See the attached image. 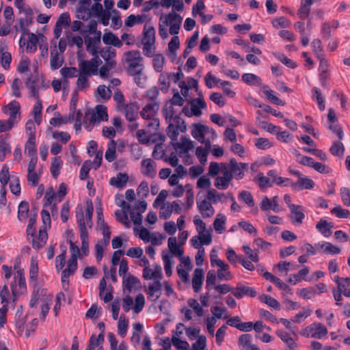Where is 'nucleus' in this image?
<instances>
[{"label":"nucleus","instance_id":"9","mask_svg":"<svg viewBox=\"0 0 350 350\" xmlns=\"http://www.w3.org/2000/svg\"><path fill=\"white\" fill-rule=\"evenodd\" d=\"M204 270L201 268L195 269L192 278V286L195 293L199 292L202 288L204 280Z\"/></svg>","mask_w":350,"mask_h":350},{"label":"nucleus","instance_id":"40","mask_svg":"<svg viewBox=\"0 0 350 350\" xmlns=\"http://www.w3.org/2000/svg\"><path fill=\"white\" fill-rule=\"evenodd\" d=\"M10 134L0 135V152L11 154V147L9 144Z\"/></svg>","mask_w":350,"mask_h":350},{"label":"nucleus","instance_id":"51","mask_svg":"<svg viewBox=\"0 0 350 350\" xmlns=\"http://www.w3.org/2000/svg\"><path fill=\"white\" fill-rule=\"evenodd\" d=\"M0 183L1 184V187H6L9 180H10V175H9V167L7 164H4L0 172Z\"/></svg>","mask_w":350,"mask_h":350},{"label":"nucleus","instance_id":"56","mask_svg":"<svg viewBox=\"0 0 350 350\" xmlns=\"http://www.w3.org/2000/svg\"><path fill=\"white\" fill-rule=\"evenodd\" d=\"M172 342L173 345L178 349L189 350V344L187 341L182 340L179 338L173 336L172 338Z\"/></svg>","mask_w":350,"mask_h":350},{"label":"nucleus","instance_id":"18","mask_svg":"<svg viewBox=\"0 0 350 350\" xmlns=\"http://www.w3.org/2000/svg\"><path fill=\"white\" fill-rule=\"evenodd\" d=\"M217 266L219 267L217 271V277L219 280H229L232 278L231 273L228 271V265L225 264L222 260H218Z\"/></svg>","mask_w":350,"mask_h":350},{"label":"nucleus","instance_id":"48","mask_svg":"<svg viewBox=\"0 0 350 350\" xmlns=\"http://www.w3.org/2000/svg\"><path fill=\"white\" fill-rule=\"evenodd\" d=\"M271 23L275 28H286L288 27L291 25L290 21H288L284 16H280L278 18H273Z\"/></svg>","mask_w":350,"mask_h":350},{"label":"nucleus","instance_id":"61","mask_svg":"<svg viewBox=\"0 0 350 350\" xmlns=\"http://www.w3.org/2000/svg\"><path fill=\"white\" fill-rule=\"evenodd\" d=\"M224 196V193H219L215 189H211L207 191L206 198L208 200H211L213 203L215 204L220 201L221 198Z\"/></svg>","mask_w":350,"mask_h":350},{"label":"nucleus","instance_id":"36","mask_svg":"<svg viewBox=\"0 0 350 350\" xmlns=\"http://www.w3.org/2000/svg\"><path fill=\"white\" fill-rule=\"evenodd\" d=\"M116 143L113 139H111L108 144V148L105 152V159L109 162H112L116 158Z\"/></svg>","mask_w":350,"mask_h":350},{"label":"nucleus","instance_id":"41","mask_svg":"<svg viewBox=\"0 0 350 350\" xmlns=\"http://www.w3.org/2000/svg\"><path fill=\"white\" fill-rule=\"evenodd\" d=\"M242 80L248 85H260L261 84V79L252 73H245L242 75Z\"/></svg>","mask_w":350,"mask_h":350},{"label":"nucleus","instance_id":"28","mask_svg":"<svg viewBox=\"0 0 350 350\" xmlns=\"http://www.w3.org/2000/svg\"><path fill=\"white\" fill-rule=\"evenodd\" d=\"M105 336L103 334H99L96 337L94 334H92L89 340L88 345L85 350H94L96 347L102 345L104 342Z\"/></svg>","mask_w":350,"mask_h":350},{"label":"nucleus","instance_id":"5","mask_svg":"<svg viewBox=\"0 0 350 350\" xmlns=\"http://www.w3.org/2000/svg\"><path fill=\"white\" fill-rule=\"evenodd\" d=\"M291 215L290 219L292 224L300 225L305 218V214L303 212V207L299 205L290 206Z\"/></svg>","mask_w":350,"mask_h":350},{"label":"nucleus","instance_id":"64","mask_svg":"<svg viewBox=\"0 0 350 350\" xmlns=\"http://www.w3.org/2000/svg\"><path fill=\"white\" fill-rule=\"evenodd\" d=\"M340 195L343 204L346 206H350V189L347 187H342Z\"/></svg>","mask_w":350,"mask_h":350},{"label":"nucleus","instance_id":"39","mask_svg":"<svg viewBox=\"0 0 350 350\" xmlns=\"http://www.w3.org/2000/svg\"><path fill=\"white\" fill-rule=\"evenodd\" d=\"M128 325L129 321L124 314L121 315L118 323V332L121 337L124 338L126 336Z\"/></svg>","mask_w":350,"mask_h":350},{"label":"nucleus","instance_id":"24","mask_svg":"<svg viewBox=\"0 0 350 350\" xmlns=\"http://www.w3.org/2000/svg\"><path fill=\"white\" fill-rule=\"evenodd\" d=\"M332 223H328L326 220L321 219L316 226V228L325 237L332 234L331 228H333Z\"/></svg>","mask_w":350,"mask_h":350},{"label":"nucleus","instance_id":"1","mask_svg":"<svg viewBox=\"0 0 350 350\" xmlns=\"http://www.w3.org/2000/svg\"><path fill=\"white\" fill-rule=\"evenodd\" d=\"M76 217L80 231L81 250L85 256H88L89 254L88 232L85 227L83 211L81 205H78L76 208Z\"/></svg>","mask_w":350,"mask_h":350},{"label":"nucleus","instance_id":"22","mask_svg":"<svg viewBox=\"0 0 350 350\" xmlns=\"http://www.w3.org/2000/svg\"><path fill=\"white\" fill-rule=\"evenodd\" d=\"M91 11H88V14L87 16L77 15V18L82 19L83 21H87L90 18L92 14L94 16L98 17L100 16L105 10H103V5L100 3H94L92 6Z\"/></svg>","mask_w":350,"mask_h":350},{"label":"nucleus","instance_id":"14","mask_svg":"<svg viewBox=\"0 0 350 350\" xmlns=\"http://www.w3.org/2000/svg\"><path fill=\"white\" fill-rule=\"evenodd\" d=\"M129 180V176L126 173L118 172L116 177H111L109 184L116 188L122 189L126 186Z\"/></svg>","mask_w":350,"mask_h":350},{"label":"nucleus","instance_id":"2","mask_svg":"<svg viewBox=\"0 0 350 350\" xmlns=\"http://www.w3.org/2000/svg\"><path fill=\"white\" fill-rule=\"evenodd\" d=\"M300 334L306 338L321 339L327 335V329L320 323H313L302 329Z\"/></svg>","mask_w":350,"mask_h":350},{"label":"nucleus","instance_id":"32","mask_svg":"<svg viewBox=\"0 0 350 350\" xmlns=\"http://www.w3.org/2000/svg\"><path fill=\"white\" fill-rule=\"evenodd\" d=\"M81 33L85 39V42L87 45L86 46L87 51H89L92 46H98V45L100 44V36L99 37L94 36L92 38L88 37V35L86 34L87 33L86 30H82V31H81Z\"/></svg>","mask_w":350,"mask_h":350},{"label":"nucleus","instance_id":"23","mask_svg":"<svg viewBox=\"0 0 350 350\" xmlns=\"http://www.w3.org/2000/svg\"><path fill=\"white\" fill-rule=\"evenodd\" d=\"M264 94H265L266 98L269 100L270 103L272 104L279 105V106H284L285 105V102L280 98H279L275 94V92L269 90L268 86L264 85Z\"/></svg>","mask_w":350,"mask_h":350},{"label":"nucleus","instance_id":"45","mask_svg":"<svg viewBox=\"0 0 350 350\" xmlns=\"http://www.w3.org/2000/svg\"><path fill=\"white\" fill-rule=\"evenodd\" d=\"M62 165V161L60 157H54L51 167V173L54 178L59 174V170L61 165Z\"/></svg>","mask_w":350,"mask_h":350},{"label":"nucleus","instance_id":"13","mask_svg":"<svg viewBox=\"0 0 350 350\" xmlns=\"http://www.w3.org/2000/svg\"><path fill=\"white\" fill-rule=\"evenodd\" d=\"M106 277H103L99 282V296L101 299H103V301L105 303H108L109 301H111L113 299V287L111 286H109V291L105 294V296H103V293L105 291L107 288V282L105 280Z\"/></svg>","mask_w":350,"mask_h":350},{"label":"nucleus","instance_id":"62","mask_svg":"<svg viewBox=\"0 0 350 350\" xmlns=\"http://www.w3.org/2000/svg\"><path fill=\"white\" fill-rule=\"evenodd\" d=\"M167 135L172 139V141H176L179 135L178 129L172 123L170 122L167 129Z\"/></svg>","mask_w":350,"mask_h":350},{"label":"nucleus","instance_id":"19","mask_svg":"<svg viewBox=\"0 0 350 350\" xmlns=\"http://www.w3.org/2000/svg\"><path fill=\"white\" fill-rule=\"evenodd\" d=\"M103 42L105 44L112 45L117 48H120L122 46V41L117 36L111 31L106 32L103 34Z\"/></svg>","mask_w":350,"mask_h":350},{"label":"nucleus","instance_id":"60","mask_svg":"<svg viewBox=\"0 0 350 350\" xmlns=\"http://www.w3.org/2000/svg\"><path fill=\"white\" fill-rule=\"evenodd\" d=\"M144 305H145L144 296L142 293H139V295H137V297L135 298V304L133 306L134 312L135 313L140 312L143 310Z\"/></svg>","mask_w":350,"mask_h":350},{"label":"nucleus","instance_id":"10","mask_svg":"<svg viewBox=\"0 0 350 350\" xmlns=\"http://www.w3.org/2000/svg\"><path fill=\"white\" fill-rule=\"evenodd\" d=\"M48 234L45 229H40L38 237L35 236L31 240L32 247L38 250L41 249L46 243Z\"/></svg>","mask_w":350,"mask_h":350},{"label":"nucleus","instance_id":"29","mask_svg":"<svg viewBox=\"0 0 350 350\" xmlns=\"http://www.w3.org/2000/svg\"><path fill=\"white\" fill-rule=\"evenodd\" d=\"M80 74L90 76L91 74L96 75V72L93 70V66L91 62L83 60L79 64Z\"/></svg>","mask_w":350,"mask_h":350},{"label":"nucleus","instance_id":"30","mask_svg":"<svg viewBox=\"0 0 350 350\" xmlns=\"http://www.w3.org/2000/svg\"><path fill=\"white\" fill-rule=\"evenodd\" d=\"M64 63V59L59 61V55L56 49V46L51 51L50 65L52 70H55L60 68Z\"/></svg>","mask_w":350,"mask_h":350},{"label":"nucleus","instance_id":"4","mask_svg":"<svg viewBox=\"0 0 350 350\" xmlns=\"http://www.w3.org/2000/svg\"><path fill=\"white\" fill-rule=\"evenodd\" d=\"M20 103L16 100L11 101L8 105L4 106L2 108V111L4 113H9L10 118L8 120V123L10 124L11 126H14V124L16 122V116L20 113Z\"/></svg>","mask_w":350,"mask_h":350},{"label":"nucleus","instance_id":"38","mask_svg":"<svg viewBox=\"0 0 350 350\" xmlns=\"http://www.w3.org/2000/svg\"><path fill=\"white\" fill-rule=\"evenodd\" d=\"M330 153L338 157H342L345 152V147L342 142H334L329 148Z\"/></svg>","mask_w":350,"mask_h":350},{"label":"nucleus","instance_id":"34","mask_svg":"<svg viewBox=\"0 0 350 350\" xmlns=\"http://www.w3.org/2000/svg\"><path fill=\"white\" fill-rule=\"evenodd\" d=\"M25 151H27L29 157L37 156V149L36 148V137L32 135L29 137L25 145Z\"/></svg>","mask_w":350,"mask_h":350},{"label":"nucleus","instance_id":"26","mask_svg":"<svg viewBox=\"0 0 350 350\" xmlns=\"http://www.w3.org/2000/svg\"><path fill=\"white\" fill-rule=\"evenodd\" d=\"M4 49L3 46H0V63L5 70H9L12 62V55L10 53Z\"/></svg>","mask_w":350,"mask_h":350},{"label":"nucleus","instance_id":"35","mask_svg":"<svg viewBox=\"0 0 350 350\" xmlns=\"http://www.w3.org/2000/svg\"><path fill=\"white\" fill-rule=\"evenodd\" d=\"M29 205L27 201H21L18 205V218L20 221H23L27 218Z\"/></svg>","mask_w":350,"mask_h":350},{"label":"nucleus","instance_id":"17","mask_svg":"<svg viewBox=\"0 0 350 350\" xmlns=\"http://www.w3.org/2000/svg\"><path fill=\"white\" fill-rule=\"evenodd\" d=\"M197 204L203 217H211L214 215V208L206 200H203L200 202L198 201Z\"/></svg>","mask_w":350,"mask_h":350},{"label":"nucleus","instance_id":"37","mask_svg":"<svg viewBox=\"0 0 350 350\" xmlns=\"http://www.w3.org/2000/svg\"><path fill=\"white\" fill-rule=\"evenodd\" d=\"M226 216L223 214L219 213L217 215L216 218L213 222V227L216 232L221 234L224 230V225L226 224Z\"/></svg>","mask_w":350,"mask_h":350},{"label":"nucleus","instance_id":"15","mask_svg":"<svg viewBox=\"0 0 350 350\" xmlns=\"http://www.w3.org/2000/svg\"><path fill=\"white\" fill-rule=\"evenodd\" d=\"M193 116L199 117L202 115L201 109L206 107V103L202 98H197L190 102Z\"/></svg>","mask_w":350,"mask_h":350},{"label":"nucleus","instance_id":"63","mask_svg":"<svg viewBox=\"0 0 350 350\" xmlns=\"http://www.w3.org/2000/svg\"><path fill=\"white\" fill-rule=\"evenodd\" d=\"M206 347V338L205 336H198V340L193 343V350H204Z\"/></svg>","mask_w":350,"mask_h":350},{"label":"nucleus","instance_id":"31","mask_svg":"<svg viewBox=\"0 0 350 350\" xmlns=\"http://www.w3.org/2000/svg\"><path fill=\"white\" fill-rule=\"evenodd\" d=\"M142 165L146 167L143 174L148 177L154 178L157 174L155 166L152 165L151 159H144L142 161Z\"/></svg>","mask_w":350,"mask_h":350},{"label":"nucleus","instance_id":"12","mask_svg":"<svg viewBox=\"0 0 350 350\" xmlns=\"http://www.w3.org/2000/svg\"><path fill=\"white\" fill-rule=\"evenodd\" d=\"M159 103L154 102L153 103H148L145 107L142 109L140 112V115L142 118L146 120H150L152 117L157 113V111L159 109Z\"/></svg>","mask_w":350,"mask_h":350},{"label":"nucleus","instance_id":"49","mask_svg":"<svg viewBox=\"0 0 350 350\" xmlns=\"http://www.w3.org/2000/svg\"><path fill=\"white\" fill-rule=\"evenodd\" d=\"M311 45L317 58H322V57L324 56V51L321 45V40L318 38L313 40Z\"/></svg>","mask_w":350,"mask_h":350},{"label":"nucleus","instance_id":"7","mask_svg":"<svg viewBox=\"0 0 350 350\" xmlns=\"http://www.w3.org/2000/svg\"><path fill=\"white\" fill-rule=\"evenodd\" d=\"M122 109H124L125 116L128 121L133 122L137 119L139 109L137 103L123 105Z\"/></svg>","mask_w":350,"mask_h":350},{"label":"nucleus","instance_id":"33","mask_svg":"<svg viewBox=\"0 0 350 350\" xmlns=\"http://www.w3.org/2000/svg\"><path fill=\"white\" fill-rule=\"evenodd\" d=\"M123 286L124 289L131 291L133 286H140L141 282L139 279L134 275H129L126 280H123Z\"/></svg>","mask_w":350,"mask_h":350},{"label":"nucleus","instance_id":"55","mask_svg":"<svg viewBox=\"0 0 350 350\" xmlns=\"http://www.w3.org/2000/svg\"><path fill=\"white\" fill-rule=\"evenodd\" d=\"M92 163L90 160L85 161L80 170L79 178L81 180H86L88 177L89 172L91 169V165Z\"/></svg>","mask_w":350,"mask_h":350},{"label":"nucleus","instance_id":"57","mask_svg":"<svg viewBox=\"0 0 350 350\" xmlns=\"http://www.w3.org/2000/svg\"><path fill=\"white\" fill-rule=\"evenodd\" d=\"M87 207H86V219L87 224L90 228L92 226V215L94 212V206L91 200H89L86 202Z\"/></svg>","mask_w":350,"mask_h":350},{"label":"nucleus","instance_id":"50","mask_svg":"<svg viewBox=\"0 0 350 350\" xmlns=\"http://www.w3.org/2000/svg\"><path fill=\"white\" fill-rule=\"evenodd\" d=\"M331 213L335 215L338 218H348L350 217L349 211L342 208L340 205L334 207L331 210Z\"/></svg>","mask_w":350,"mask_h":350},{"label":"nucleus","instance_id":"46","mask_svg":"<svg viewBox=\"0 0 350 350\" xmlns=\"http://www.w3.org/2000/svg\"><path fill=\"white\" fill-rule=\"evenodd\" d=\"M162 258L164 262V269L165 274L170 277L172 274V256L168 254H162Z\"/></svg>","mask_w":350,"mask_h":350},{"label":"nucleus","instance_id":"54","mask_svg":"<svg viewBox=\"0 0 350 350\" xmlns=\"http://www.w3.org/2000/svg\"><path fill=\"white\" fill-rule=\"evenodd\" d=\"M316 293V288L312 286L301 288L298 293L299 295L306 299H311Z\"/></svg>","mask_w":350,"mask_h":350},{"label":"nucleus","instance_id":"58","mask_svg":"<svg viewBox=\"0 0 350 350\" xmlns=\"http://www.w3.org/2000/svg\"><path fill=\"white\" fill-rule=\"evenodd\" d=\"M239 198L243 201L250 207L254 205L253 197L247 191H242L239 195Z\"/></svg>","mask_w":350,"mask_h":350},{"label":"nucleus","instance_id":"53","mask_svg":"<svg viewBox=\"0 0 350 350\" xmlns=\"http://www.w3.org/2000/svg\"><path fill=\"white\" fill-rule=\"evenodd\" d=\"M252 336L249 334H243L239 338V345L243 350H247V347L251 345Z\"/></svg>","mask_w":350,"mask_h":350},{"label":"nucleus","instance_id":"47","mask_svg":"<svg viewBox=\"0 0 350 350\" xmlns=\"http://www.w3.org/2000/svg\"><path fill=\"white\" fill-rule=\"evenodd\" d=\"M165 62V57L162 54H157L153 58V67L154 70L161 72L163 70Z\"/></svg>","mask_w":350,"mask_h":350},{"label":"nucleus","instance_id":"44","mask_svg":"<svg viewBox=\"0 0 350 350\" xmlns=\"http://www.w3.org/2000/svg\"><path fill=\"white\" fill-rule=\"evenodd\" d=\"M38 38L35 33H29V38L27 42V51L34 53L37 50Z\"/></svg>","mask_w":350,"mask_h":350},{"label":"nucleus","instance_id":"25","mask_svg":"<svg viewBox=\"0 0 350 350\" xmlns=\"http://www.w3.org/2000/svg\"><path fill=\"white\" fill-rule=\"evenodd\" d=\"M144 38L142 42L155 43V29L152 26L148 27L146 24L143 30Z\"/></svg>","mask_w":350,"mask_h":350},{"label":"nucleus","instance_id":"20","mask_svg":"<svg viewBox=\"0 0 350 350\" xmlns=\"http://www.w3.org/2000/svg\"><path fill=\"white\" fill-rule=\"evenodd\" d=\"M193 129L191 130V135L198 141H201L205 136V133L208 132V126L201 124H193Z\"/></svg>","mask_w":350,"mask_h":350},{"label":"nucleus","instance_id":"21","mask_svg":"<svg viewBox=\"0 0 350 350\" xmlns=\"http://www.w3.org/2000/svg\"><path fill=\"white\" fill-rule=\"evenodd\" d=\"M278 197L274 196L271 200L267 196H264V211L271 210L275 213L280 211V206L278 203Z\"/></svg>","mask_w":350,"mask_h":350},{"label":"nucleus","instance_id":"43","mask_svg":"<svg viewBox=\"0 0 350 350\" xmlns=\"http://www.w3.org/2000/svg\"><path fill=\"white\" fill-rule=\"evenodd\" d=\"M170 75H169L168 74H167L166 75L161 74L159 76V83L161 86V90L163 93H166L168 92V90L170 86Z\"/></svg>","mask_w":350,"mask_h":350},{"label":"nucleus","instance_id":"27","mask_svg":"<svg viewBox=\"0 0 350 350\" xmlns=\"http://www.w3.org/2000/svg\"><path fill=\"white\" fill-rule=\"evenodd\" d=\"M168 247L170 252L175 256L181 257L183 256L184 250L177 244V240L175 237L169 238L168 239Z\"/></svg>","mask_w":350,"mask_h":350},{"label":"nucleus","instance_id":"8","mask_svg":"<svg viewBox=\"0 0 350 350\" xmlns=\"http://www.w3.org/2000/svg\"><path fill=\"white\" fill-rule=\"evenodd\" d=\"M96 113L92 112V116L90 119L91 123H95L96 122V118H98V120L101 121H107L108 120V114H107V109L105 106L103 105H98L96 106Z\"/></svg>","mask_w":350,"mask_h":350},{"label":"nucleus","instance_id":"42","mask_svg":"<svg viewBox=\"0 0 350 350\" xmlns=\"http://www.w3.org/2000/svg\"><path fill=\"white\" fill-rule=\"evenodd\" d=\"M38 277V265L36 258H31L29 269V280L36 282Z\"/></svg>","mask_w":350,"mask_h":350},{"label":"nucleus","instance_id":"11","mask_svg":"<svg viewBox=\"0 0 350 350\" xmlns=\"http://www.w3.org/2000/svg\"><path fill=\"white\" fill-rule=\"evenodd\" d=\"M230 171L234 175L236 179H242L243 177V170L247 167V164L244 163H237L235 159L232 158L230 160Z\"/></svg>","mask_w":350,"mask_h":350},{"label":"nucleus","instance_id":"3","mask_svg":"<svg viewBox=\"0 0 350 350\" xmlns=\"http://www.w3.org/2000/svg\"><path fill=\"white\" fill-rule=\"evenodd\" d=\"M183 18L180 15L176 13L174 10L165 16V21L163 22L165 25H170V33L173 36H177L178 34Z\"/></svg>","mask_w":350,"mask_h":350},{"label":"nucleus","instance_id":"59","mask_svg":"<svg viewBox=\"0 0 350 350\" xmlns=\"http://www.w3.org/2000/svg\"><path fill=\"white\" fill-rule=\"evenodd\" d=\"M77 70L75 67H64L60 70V73L64 78V81L67 83L68 81L66 79L74 77Z\"/></svg>","mask_w":350,"mask_h":350},{"label":"nucleus","instance_id":"6","mask_svg":"<svg viewBox=\"0 0 350 350\" xmlns=\"http://www.w3.org/2000/svg\"><path fill=\"white\" fill-rule=\"evenodd\" d=\"M232 293L237 299H241L244 295L251 297L256 295V292L253 288L245 286L240 283L237 284L236 289L232 291Z\"/></svg>","mask_w":350,"mask_h":350},{"label":"nucleus","instance_id":"52","mask_svg":"<svg viewBox=\"0 0 350 350\" xmlns=\"http://www.w3.org/2000/svg\"><path fill=\"white\" fill-rule=\"evenodd\" d=\"M275 57L288 68H295L297 66V64L295 62L288 58L284 54H275Z\"/></svg>","mask_w":350,"mask_h":350},{"label":"nucleus","instance_id":"16","mask_svg":"<svg viewBox=\"0 0 350 350\" xmlns=\"http://www.w3.org/2000/svg\"><path fill=\"white\" fill-rule=\"evenodd\" d=\"M172 146L175 150L180 148L184 153H187L189 150L194 148V142L187 139L186 137L182 136L180 137V143H172Z\"/></svg>","mask_w":350,"mask_h":350}]
</instances>
